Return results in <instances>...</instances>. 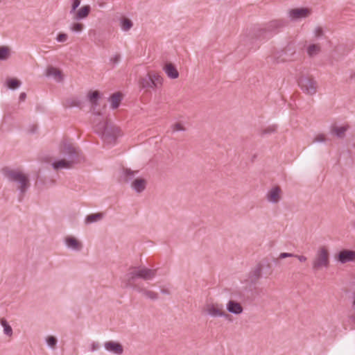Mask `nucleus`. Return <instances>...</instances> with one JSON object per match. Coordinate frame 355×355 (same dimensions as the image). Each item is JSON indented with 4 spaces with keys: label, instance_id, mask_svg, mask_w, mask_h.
<instances>
[{
    "label": "nucleus",
    "instance_id": "15",
    "mask_svg": "<svg viewBox=\"0 0 355 355\" xmlns=\"http://www.w3.org/2000/svg\"><path fill=\"white\" fill-rule=\"evenodd\" d=\"M64 243L67 248L73 251H80L83 248L82 242L72 236H66L64 238Z\"/></svg>",
    "mask_w": 355,
    "mask_h": 355
},
{
    "label": "nucleus",
    "instance_id": "36",
    "mask_svg": "<svg viewBox=\"0 0 355 355\" xmlns=\"http://www.w3.org/2000/svg\"><path fill=\"white\" fill-rule=\"evenodd\" d=\"M68 40V35L67 33H60L56 37L58 42H65Z\"/></svg>",
    "mask_w": 355,
    "mask_h": 355
},
{
    "label": "nucleus",
    "instance_id": "46",
    "mask_svg": "<svg viewBox=\"0 0 355 355\" xmlns=\"http://www.w3.org/2000/svg\"><path fill=\"white\" fill-rule=\"evenodd\" d=\"M350 318L355 322V316H352V317H350Z\"/></svg>",
    "mask_w": 355,
    "mask_h": 355
},
{
    "label": "nucleus",
    "instance_id": "8",
    "mask_svg": "<svg viewBox=\"0 0 355 355\" xmlns=\"http://www.w3.org/2000/svg\"><path fill=\"white\" fill-rule=\"evenodd\" d=\"M163 78L158 73H148L145 77L141 78L139 85L141 88H157L162 85Z\"/></svg>",
    "mask_w": 355,
    "mask_h": 355
},
{
    "label": "nucleus",
    "instance_id": "6",
    "mask_svg": "<svg viewBox=\"0 0 355 355\" xmlns=\"http://www.w3.org/2000/svg\"><path fill=\"white\" fill-rule=\"evenodd\" d=\"M95 130L107 144L114 142L120 132L117 128H109L105 122L96 125Z\"/></svg>",
    "mask_w": 355,
    "mask_h": 355
},
{
    "label": "nucleus",
    "instance_id": "41",
    "mask_svg": "<svg viewBox=\"0 0 355 355\" xmlns=\"http://www.w3.org/2000/svg\"><path fill=\"white\" fill-rule=\"evenodd\" d=\"M120 59H121L120 55L116 54L110 58V62H112L113 64H116L119 62Z\"/></svg>",
    "mask_w": 355,
    "mask_h": 355
},
{
    "label": "nucleus",
    "instance_id": "22",
    "mask_svg": "<svg viewBox=\"0 0 355 355\" xmlns=\"http://www.w3.org/2000/svg\"><path fill=\"white\" fill-rule=\"evenodd\" d=\"M0 324L3 328V334L8 337H12L13 335L12 328L8 321L5 318H1Z\"/></svg>",
    "mask_w": 355,
    "mask_h": 355
},
{
    "label": "nucleus",
    "instance_id": "30",
    "mask_svg": "<svg viewBox=\"0 0 355 355\" xmlns=\"http://www.w3.org/2000/svg\"><path fill=\"white\" fill-rule=\"evenodd\" d=\"M10 55V49L7 46L0 47V60H5Z\"/></svg>",
    "mask_w": 355,
    "mask_h": 355
},
{
    "label": "nucleus",
    "instance_id": "42",
    "mask_svg": "<svg viewBox=\"0 0 355 355\" xmlns=\"http://www.w3.org/2000/svg\"><path fill=\"white\" fill-rule=\"evenodd\" d=\"M294 257L297 259L302 263H304L307 261V257L304 255H299L294 254Z\"/></svg>",
    "mask_w": 355,
    "mask_h": 355
},
{
    "label": "nucleus",
    "instance_id": "19",
    "mask_svg": "<svg viewBox=\"0 0 355 355\" xmlns=\"http://www.w3.org/2000/svg\"><path fill=\"white\" fill-rule=\"evenodd\" d=\"M131 187L136 192L141 193L146 189V181L143 178H137L132 182Z\"/></svg>",
    "mask_w": 355,
    "mask_h": 355
},
{
    "label": "nucleus",
    "instance_id": "32",
    "mask_svg": "<svg viewBox=\"0 0 355 355\" xmlns=\"http://www.w3.org/2000/svg\"><path fill=\"white\" fill-rule=\"evenodd\" d=\"M46 342L49 347L52 349H55L58 343V340L53 336H49L46 338Z\"/></svg>",
    "mask_w": 355,
    "mask_h": 355
},
{
    "label": "nucleus",
    "instance_id": "44",
    "mask_svg": "<svg viewBox=\"0 0 355 355\" xmlns=\"http://www.w3.org/2000/svg\"><path fill=\"white\" fill-rule=\"evenodd\" d=\"M26 97V93H24V92L21 93L19 95V101H24L25 100Z\"/></svg>",
    "mask_w": 355,
    "mask_h": 355
},
{
    "label": "nucleus",
    "instance_id": "21",
    "mask_svg": "<svg viewBox=\"0 0 355 355\" xmlns=\"http://www.w3.org/2000/svg\"><path fill=\"white\" fill-rule=\"evenodd\" d=\"M103 218V213H96L92 214L85 218V224H91L101 220Z\"/></svg>",
    "mask_w": 355,
    "mask_h": 355
},
{
    "label": "nucleus",
    "instance_id": "13",
    "mask_svg": "<svg viewBox=\"0 0 355 355\" xmlns=\"http://www.w3.org/2000/svg\"><path fill=\"white\" fill-rule=\"evenodd\" d=\"M226 310L228 313L235 315H239L243 312L242 304L234 300H230L226 303Z\"/></svg>",
    "mask_w": 355,
    "mask_h": 355
},
{
    "label": "nucleus",
    "instance_id": "18",
    "mask_svg": "<svg viewBox=\"0 0 355 355\" xmlns=\"http://www.w3.org/2000/svg\"><path fill=\"white\" fill-rule=\"evenodd\" d=\"M163 70L168 76V78L171 79H175L178 78L179 73L175 66L171 63H166L163 68Z\"/></svg>",
    "mask_w": 355,
    "mask_h": 355
},
{
    "label": "nucleus",
    "instance_id": "16",
    "mask_svg": "<svg viewBox=\"0 0 355 355\" xmlns=\"http://www.w3.org/2000/svg\"><path fill=\"white\" fill-rule=\"evenodd\" d=\"M90 6H83L71 15L73 16V19L75 21H80L88 17V15L90 13Z\"/></svg>",
    "mask_w": 355,
    "mask_h": 355
},
{
    "label": "nucleus",
    "instance_id": "5",
    "mask_svg": "<svg viewBox=\"0 0 355 355\" xmlns=\"http://www.w3.org/2000/svg\"><path fill=\"white\" fill-rule=\"evenodd\" d=\"M329 252L327 248L320 247L312 261L313 270H319L322 268H328L329 266Z\"/></svg>",
    "mask_w": 355,
    "mask_h": 355
},
{
    "label": "nucleus",
    "instance_id": "9",
    "mask_svg": "<svg viewBox=\"0 0 355 355\" xmlns=\"http://www.w3.org/2000/svg\"><path fill=\"white\" fill-rule=\"evenodd\" d=\"M301 89L306 94L313 95L317 92L318 83L311 77L302 76L298 80Z\"/></svg>",
    "mask_w": 355,
    "mask_h": 355
},
{
    "label": "nucleus",
    "instance_id": "33",
    "mask_svg": "<svg viewBox=\"0 0 355 355\" xmlns=\"http://www.w3.org/2000/svg\"><path fill=\"white\" fill-rule=\"evenodd\" d=\"M7 85L10 89H15L21 85V82L17 79H9Z\"/></svg>",
    "mask_w": 355,
    "mask_h": 355
},
{
    "label": "nucleus",
    "instance_id": "12",
    "mask_svg": "<svg viewBox=\"0 0 355 355\" xmlns=\"http://www.w3.org/2000/svg\"><path fill=\"white\" fill-rule=\"evenodd\" d=\"M337 261L340 263H346L355 261V251L349 250H343L340 251L336 257Z\"/></svg>",
    "mask_w": 355,
    "mask_h": 355
},
{
    "label": "nucleus",
    "instance_id": "45",
    "mask_svg": "<svg viewBox=\"0 0 355 355\" xmlns=\"http://www.w3.org/2000/svg\"><path fill=\"white\" fill-rule=\"evenodd\" d=\"M285 61H286V60H285V59H282V60H276V62L279 63V62H285Z\"/></svg>",
    "mask_w": 355,
    "mask_h": 355
},
{
    "label": "nucleus",
    "instance_id": "24",
    "mask_svg": "<svg viewBox=\"0 0 355 355\" xmlns=\"http://www.w3.org/2000/svg\"><path fill=\"white\" fill-rule=\"evenodd\" d=\"M87 98L92 105L93 110L98 105V99L99 98V92L98 91L89 92L87 94Z\"/></svg>",
    "mask_w": 355,
    "mask_h": 355
},
{
    "label": "nucleus",
    "instance_id": "29",
    "mask_svg": "<svg viewBox=\"0 0 355 355\" xmlns=\"http://www.w3.org/2000/svg\"><path fill=\"white\" fill-rule=\"evenodd\" d=\"M132 22L128 18H123L121 21V28L124 31H129L132 27Z\"/></svg>",
    "mask_w": 355,
    "mask_h": 355
},
{
    "label": "nucleus",
    "instance_id": "47",
    "mask_svg": "<svg viewBox=\"0 0 355 355\" xmlns=\"http://www.w3.org/2000/svg\"><path fill=\"white\" fill-rule=\"evenodd\" d=\"M77 105V104L74 103H71V104H70L69 105H70V106H74V105Z\"/></svg>",
    "mask_w": 355,
    "mask_h": 355
},
{
    "label": "nucleus",
    "instance_id": "37",
    "mask_svg": "<svg viewBox=\"0 0 355 355\" xmlns=\"http://www.w3.org/2000/svg\"><path fill=\"white\" fill-rule=\"evenodd\" d=\"M315 38L318 39L323 35V30L321 27H316L313 31Z\"/></svg>",
    "mask_w": 355,
    "mask_h": 355
},
{
    "label": "nucleus",
    "instance_id": "38",
    "mask_svg": "<svg viewBox=\"0 0 355 355\" xmlns=\"http://www.w3.org/2000/svg\"><path fill=\"white\" fill-rule=\"evenodd\" d=\"M325 141L326 137L325 135L323 134L317 135L313 139V142H324Z\"/></svg>",
    "mask_w": 355,
    "mask_h": 355
},
{
    "label": "nucleus",
    "instance_id": "14",
    "mask_svg": "<svg viewBox=\"0 0 355 355\" xmlns=\"http://www.w3.org/2000/svg\"><path fill=\"white\" fill-rule=\"evenodd\" d=\"M104 347L106 351L116 355H121L123 353V347L118 342L107 341L104 343Z\"/></svg>",
    "mask_w": 355,
    "mask_h": 355
},
{
    "label": "nucleus",
    "instance_id": "20",
    "mask_svg": "<svg viewBox=\"0 0 355 355\" xmlns=\"http://www.w3.org/2000/svg\"><path fill=\"white\" fill-rule=\"evenodd\" d=\"M46 76L53 77L54 79L58 82H60L63 79L61 71L53 67L47 69Z\"/></svg>",
    "mask_w": 355,
    "mask_h": 355
},
{
    "label": "nucleus",
    "instance_id": "28",
    "mask_svg": "<svg viewBox=\"0 0 355 355\" xmlns=\"http://www.w3.org/2000/svg\"><path fill=\"white\" fill-rule=\"evenodd\" d=\"M84 24L79 22H73L69 26V30L74 33H80L84 29Z\"/></svg>",
    "mask_w": 355,
    "mask_h": 355
},
{
    "label": "nucleus",
    "instance_id": "11",
    "mask_svg": "<svg viewBox=\"0 0 355 355\" xmlns=\"http://www.w3.org/2000/svg\"><path fill=\"white\" fill-rule=\"evenodd\" d=\"M282 191L278 186L271 188L266 194V200L273 204L278 203L282 199Z\"/></svg>",
    "mask_w": 355,
    "mask_h": 355
},
{
    "label": "nucleus",
    "instance_id": "7",
    "mask_svg": "<svg viewBox=\"0 0 355 355\" xmlns=\"http://www.w3.org/2000/svg\"><path fill=\"white\" fill-rule=\"evenodd\" d=\"M205 312L212 318H227L229 315L223 309V304L208 301L204 306Z\"/></svg>",
    "mask_w": 355,
    "mask_h": 355
},
{
    "label": "nucleus",
    "instance_id": "3",
    "mask_svg": "<svg viewBox=\"0 0 355 355\" xmlns=\"http://www.w3.org/2000/svg\"><path fill=\"white\" fill-rule=\"evenodd\" d=\"M156 270L145 267H137L132 268L125 275L126 286L136 288L133 286L135 279L140 278L145 281L153 279L155 276Z\"/></svg>",
    "mask_w": 355,
    "mask_h": 355
},
{
    "label": "nucleus",
    "instance_id": "39",
    "mask_svg": "<svg viewBox=\"0 0 355 355\" xmlns=\"http://www.w3.org/2000/svg\"><path fill=\"white\" fill-rule=\"evenodd\" d=\"M100 348V345L98 342L93 341L89 345V349L91 352H95L98 350Z\"/></svg>",
    "mask_w": 355,
    "mask_h": 355
},
{
    "label": "nucleus",
    "instance_id": "26",
    "mask_svg": "<svg viewBox=\"0 0 355 355\" xmlns=\"http://www.w3.org/2000/svg\"><path fill=\"white\" fill-rule=\"evenodd\" d=\"M139 292L141 293L145 297L150 300H157L158 298V294L154 291L141 289L139 288H135Z\"/></svg>",
    "mask_w": 355,
    "mask_h": 355
},
{
    "label": "nucleus",
    "instance_id": "40",
    "mask_svg": "<svg viewBox=\"0 0 355 355\" xmlns=\"http://www.w3.org/2000/svg\"><path fill=\"white\" fill-rule=\"evenodd\" d=\"M288 257H294V254L288 252H282L279 255V259H286Z\"/></svg>",
    "mask_w": 355,
    "mask_h": 355
},
{
    "label": "nucleus",
    "instance_id": "35",
    "mask_svg": "<svg viewBox=\"0 0 355 355\" xmlns=\"http://www.w3.org/2000/svg\"><path fill=\"white\" fill-rule=\"evenodd\" d=\"M81 0H71V7L69 11L70 15H72L77 10V8L80 6Z\"/></svg>",
    "mask_w": 355,
    "mask_h": 355
},
{
    "label": "nucleus",
    "instance_id": "23",
    "mask_svg": "<svg viewBox=\"0 0 355 355\" xmlns=\"http://www.w3.org/2000/svg\"><path fill=\"white\" fill-rule=\"evenodd\" d=\"M122 100V96L119 93H115L112 94L110 98L111 107L116 109L119 106V104Z\"/></svg>",
    "mask_w": 355,
    "mask_h": 355
},
{
    "label": "nucleus",
    "instance_id": "25",
    "mask_svg": "<svg viewBox=\"0 0 355 355\" xmlns=\"http://www.w3.org/2000/svg\"><path fill=\"white\" fill-rule=\"evenodd\" d=\"M347 130V126H334L332 127L331 132L332 134L336 135L339 138H343L345 136V133Z\"/></svg>",
    "mask_w": 355,
    "mask_h": 355
},
{
    "label": "nucleus",
    "instance_id": "31",
    "mask_svg": "<svg viewBox=\"0 0 355 355\" xmlns=\"http://www.w3.org/2000/svg\"><path fill=\"white\" fill-rule=\"evenodd\" d=\"M137 173V171H132L130 169L125 168L123 171L125 180H130Z\"/></svg>",
    "mask_w": 355,
    "mask_h": 355
},
{
    "label": "nucleus",
    "instance_id": "34",
    "mask_svg": "<svg viewBox=\"0 0 355 355\" xmlns=\"http://www.w3.org/2000/svg\"><path fill=\"white\" fill-rule=\"evenodd\" d=\"M171 128L173 132H184L186 130V128L184 126V125L179 122L173 124Z\"/></svg>",
    "mask_w": 355,
    "mask_h": 355
},
{
    "label": "nucleus",
    "instance_id": "1",
    "mask_svg": "<svg viewBox=\"0 0 355 355\" xmlns=\"http://www.w3.org/2000/svg\"><path fill=\"white\" fill-rule=\"evenodd\" d=\"M3 176L10 182H15L17 189L19 191V200H21L25 193L30 187L28 175L18 170L3 169Z\"/></svg>",
    "mask_w": 355,
    "mask_h": 355
},
{
    "label": "nucleus",
    "instance_id": "2",
    "mask_svg": "<svg viewBox=\"0 0 355 355\" xmlns=\"http://www.w3.org/2000/svg\"><path fill=\"white\" fill-rule=\"evenodd\" d=\"M287 25L284 19H273L266 24L263 27L256 31L255 36L259 40H266L277 33L282 28Z\"/></svg>",
    "mask_w": 355,
    "mask_h": 355
},
{
    "label": "nucleus",
    "instance_id": "27",
    "mask_svg": "<svg viewBox=\"0 0 355 355\" xmlns=\"http://www.w3.org/2000/svg\"><path fill=\"white\" fill-rule=\"evenodd\" d=\"M277 129V125H270L267 127L263 128L260 130L261 135H271L276 132Z\"/></svg>",
    "mask_w": 355,
    "mask_h": 355
},
{
    "label": "nucleus",
    "instance_id": "17",
    "mask_svg": "<svg viewBox=\"0 0 355 355\" xmlns=\"http://www.w3.org/2000/svg\"><path fill=\"white\" fill-rule=\"evenodd\" d=\"M320 51L321 46L319 44L311 43L309 44L306 48V52L310 58L318 55Z\"/></svg>",
    "mask_w": 355,
    "mask_h": 355
},
{
    "label": "nucleus",
    "instance_id": "4",
    "mask_svg": "<svg viewBox=\"0 0 355 355\" xmlns=\"http://www.w3.org/2000/svg\"><path fill=\"white\" fill-rule=\"evenodd\" d=\"M62 153L67 155V159H61L56 160L52 163L54 170H60L64 168H70L75 163L76 149L71 144H64Z\"/></svg>",
    "mask_w": 355,
    "mask_h": 355
},
{
    "label": "nucleus",
    "instance_id": "10",
    "mask_svg": "<svg viewBox=\"0 0 355 355\" xmlns=\"http://www.w3.org/2000/svg\"><path fill=\"white\" fill-rule=\"evenodd\" d=\"M312 14V9L309 8H296L288 10V17L291 21H299L309 17Z\"/></svg>",
    "mask_w": 355,
    "mask_h": 355
},
{
    "label": "nucleus",
    "instance_id": "43",
    "mask_svg": "<svg viewBox=\"0 0 355 355\" xmlns=\"http://www.w3.org/2000/svg\"><path fill=\"white\" fill-rule=\"evenodd\" d=\"M261 266L260 265L257 266V267L254 270V275H256L257 278H259L261 275Z\"/></svg>",
    "mask_w": 355,
    "mask_h": 355
}]
</instances>
